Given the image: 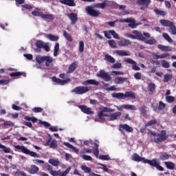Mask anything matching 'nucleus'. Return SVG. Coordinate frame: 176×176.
Returning <instances> with one entry per match:
<instances>
[{
	"label": "nucleus",
	"instance_id": "1",
	"mask_svg": "<svg viewBox=\"0 0 176 176\" xmlns=\"http://www.w3.org/2000/svg\"><path fill=\"white\" fill-rule=\"evenodd\" d=\"M148 135L150 137L151 142H155V144L164 142V141L168 138L166 130L162 131L160 133L151 131L148 132Z\"/></svg>",
	"mask_w": 176,
	"mask_h": 176
},
{
	"label": "nucleus",
	"instance_id": "2",
	"mask_svg": "<svg viewBox=\"0 0 176 176\" xmlns=\"http://www.w3.org/2000/svg\"><path fill=\"white\" fill-rule=\"evenodd\" d=\"M113 98H118V100H124V98H131L135 100V93L133 91H125L123 93L114 92L111 94Z\"/></svg>",
	"mask_w": 176,
	"mask_h": 176
},
{
	"label": "nucleus",
	"instance_id": "3",
	"mask_svg": "<svg viewBox=\"0 0 176 176\" xmlns=\"http://www.w3.org/2000/svg\"><path fill=\"white\" fill-rule=\"evenodd\" d=\"M14 148H15V149H17V151H21L22 153H25V155H28L32 157H39V155H38V153L34 151H31L30 149L27 148L24 146H20L18 144V145L14 146Z\"/></svg>",
	"mask_w": 176,
	"mask_h": 176
},
{
	"label": "nucleus",
	"instance_id": "4",
	"mask_svg": "<svg viewBox=\"0 0 176 176\" xmlns=\"http://www.w3.org/2000/svg\"><path fill=\"white\" fill-rule=\"evenodd\" d=\"M36 61L38 64H42V63H45V66L50 67V64L53 63V58L49 56H38L36 57Z\"/></svg>",
	"mask_w": 176,
	"mask_h": 176
},
{
	"label": "nucleus",
	"instance_id": "5",
	"mask_svg": "<svg viewBox=\"0 0 176 176\" xmlns=\"http://www.w3.org/2000/svg\"><path fill=\"white\" fill-rule=\"evenodd\" d=\"M86 12L91 17H98L99 14H101L100 10H94V7L93 6H87L85 8Z\"/></svg>",
	"mask_w": 176,
	"mask_h": 176
},
{
	"label": "nucleus",
	"instance_id": "6",
	"mask_svg": "<svg viewBox=\"0 0 176 176\" xmlns=\"http://www.w3.org/2000/svg\"><path fill=\"white\" fill-rule=\"evenodd\" d=\"M89 90L90 89L89 88V87L80 86L73 89L71 91V93H75L76 94L82 95L85 94V93H87V91H89Z\"/></svg>",
	"mask_w": 176,
	"mask_h": 176
},
{
	"label": "nucleus",
	"instance_id": "7",
	"mask_svg": "<svg viewBox=\"0 0 176 176\" xmlns=\"http://www.w3.org/2000/svg\"><path fill=\"white\" fill-rule=\"evenodd\" d=\"M98 78H101L104 82H111L112 77L109 75V73L105 72V70H100L97 74Z\"/></svg>",
	"mask_w": 176,
	"mask_h": 176
},
{
	"label": "nucleus",
	"instance_id": "8",
	"mask_svg": "<svg viewBox=\"0 0 176 176\" xmlns=\"http://www.w3.org/2000/svg\"><path fill=\"white\" fill-rule=\"evenodd\" d=\"M135 35H133L131 34H127L126 36L128 38H131V39H138V41H145V37L144 35H142V33L141 32L135 31L133 32Z\"/></svg>",
	"mask_w": 176,
	"mask_h": 176
},
{
	"label": "nucleus",
	"instance_id": "9",
	"mask_svg": "<svg viewBox=\"0 0 176 176\" xmlns=\"http://www.w3.org/2000/svg\"><path fill=\"white\" fill-rule=\"evenodd\" d=\"M119 130L123 135H124V131H126V133H133V127L130 126L127 124H120L119 125Z\"/></svg>",
	"mask_w": 176,
	"mask_h": 176
},
{
	"label": "nucleus",
	"instance_id": "10",
	"mask_svg": "<svg viewBox=\"0 0 176 176\" xmlns=\"http://www.w3.org/2000/svg\"><path fill=\"white\" fill-rule=\"evenodd\" d=\"M151 2V0H137L138 5H140L142 6L140 8V10H146V9L149 8Z\"/></svg>",
	"mask_w": 176,
	"mask_h": 176
},
{
	"label": "nucleus",
	"instance_id": "11",
	"mask_svg": "<svg viewBox=\"0 0 176 176\" xmlns=\"http://www.w3.org/2000/svg\"><path fill=\"white\" fill-rule=\"evenodd\" d=\"M71 166H69L64 172L61 173V170H54L52 172H50V174L52 176H67V174H68L71 171Z\"/></svg>",
	"mask_w": 176,
	"mask_h": 176
},
{
	"label": "nucleus",
	"instance_id": "12",
	"mask_svg": "<svg viewBox=\"0 0 176 176\" xmlns=\"http://www.w3.org/2000/svg\"><path fill=\"white\" fill-rule=\"evenodd\" d=\"M133 162H142V163H147L148 164L150 160H146L145 157H140L138 154L134 153L131 157Z\"/></svg>",
	"mask_w": 176,
	"mask_h": 176
},
{
	"label": "nucleus",
	"instance_id": "13",
	"mask_svg": "<svg viewBox=\"0 0 176 176\" xmlns=\"http://www.w3.org/2000/svg\"><path fill=\"white\" fill-rule=\"evenodd\" d=\"M148 164L152 167H155L159 171H164V168L157 163V160L156 159H153L152 160H150V161H148Z\"/></svg>",
	"mask_w": 176,
	"mask_h": 176
},
{
	"label": "nucleus",
	"instance_id": "14",
	"mask_svg": "<svg viewBox=\"0 0 176 176\" xmlns=\"http://www.w3.org/2000/svg\"><path fill=\"white\" fill-rule=\"evenodd\" d=\"M52 79V81H54L55 83H57L58 85H60V86H64L65 83H68L69 82H71V78H67L66 80H61L56 76H53Z\"/></svg>",
	"mask_w": 176,
	"mask_h": 176
},
{
	"label": "nucleus",
	"instance_id": "15",
	"mask_svg": "<svg viewBox=\"0 0 176 176\" xmlns=\"http://www.w3.org/2000/svg\"><path fill=\"white\" fill-rule=\"evenodd\" d=\"M124 61L127 64H132L133 65L132 69H133L134 71H140V69H141L140 66L137 65V62L134 61L133 59L130 58H127L126 59L124 60Z\"/></svg>",
	"mask_w": 176,
	"mask_h": 176
},
{
	"label": "nucleus",
	"instance_id": "16",
	"mask_svg": "<svg viewBox=\"0 0 176 176\" xmlns=\"http://www.w3.org/2000/svg\"><path fill=\"white\" fill-rule=\"evenodd\" d=\"M78 108L86 115H94V111H91V108L87 107L86 105H78Z\"/></svg>",
	"mask_w": 176,
	"mask_h": 176
},
{
	"label": "nucleus",
	"instance_id": "17",
	"mask_svg": "<svg viewBox=\"0 0 176 176\" xmlns=\"http://www.w3.org/2000/svg\"><path fill=\"white\" fill-rule=\"evenodd\" d=\"M162 25L164 27H169L170 34L172 35H176V28L174 25V23H162Z\"/></svg>",
	"mask_w": 176,
	"mask_h": 176
},
{
	"label": "nucleus",
	"instance_id": "18",
	"mask_svg": "<svg viewBox=\"0 0 176 176\" xmlns=\"http://www.w3.org/2000/svg\"><path fill=\"white\" fill-rule=\"evenodd\" d=\"M59 2L62 5H66L67 6H76V3H75V0H60Z\"/></svg>",
	"mask_w": 176,
	"mask_h": 176
},
{
	"label": "nucleus",
	"instance_id": "19",
	"mask_svg": "<svg viewBox=\"0 0 176 176\" xmlns=\"http://www.w3.org/2000/svg\"><path fill=\"white\" fill-rule=\"evenodd\" d=\"M84 86H87V85H93L94 86H98L100 82L96 80H87L82 82Z\"/></svg>",
	"mask_w": 176,
	"mask_h": 176
},
{
	"label": "nucleus",
	"instance_id": "20",
	"mask_svg": "<svg viewBox=\"0 0 176 176\" xmlns=\"http://www.w3.org/2000/svg\"><path fill=\"white\" fill-rule=\"evenodd\" d=\"M67 17L71 20L72 23H76L78 21V14L71 12L67 14Z\"/></svg>",
	"mask_w": 176,
	"mask_h": 176
},
{
	"label": "nucleus",
	"instance_id": "21",
	"mask_svg": "<svg viewBox=\"0 0 176 176\" xmlns=\"http://www.w3.org/2000/svg\"><path fill=\"white\" fill-rule=\"evenodd\" d=\"M128 80V78L118 76L115 78V83H116V85H120L124 83V82H127Z\"/></svg>",
	"mask_w": 176,
	"mask_h": 176
},
{
	"label": "nucleus",
	"instance_id": "22",
	"mask_svg": "<svg viewBox=\"0 0 176 176\" xmlns=\"http://www.w3.org/2000/svg\"><path fill=\"white\" fill-rule=\"evenodd\" d=\"M37 49H36V52H38V53H39L41 52V49L43 48V45H45V42L41 41V40H38L36 41L35 43Z\"/></svg>",
	"mask_w": 176,
	"mask_h": 176
},
{
	"label": "nucleus",
	"instance_id": "23",
	"mask_svg": "<svg viewBox=\"0 0 176 176\" xmlns=\"http://www.w3.org/2000/svg\"><path fill=\"white\" fill-rule=\"evenodd\" d=\"M107 6H108V0L104 1L103 3H97L94 5V8H98V9H105Z\"/></svg>",
	"mask_w": 176,
	"mask_h": 176
},
{
	"label": "nucleus",
	"instance_id": "24",
	"mask_svg": "<svg viewBox=\"0 0 176 176\" xmlns=\"http://www.w3.org/2000/svg\"><path fill=\"white\" fill-rule=\"evenodd\" d=\"M78 68V63L77 62H74L72 63L68 68L67 74H72L75 69Z\"/></svg>",
	"mask_w": 176,
	"mask_h": 176
},
{
	"label": "nucleus",
	"instance_id": "25",
	"mask_svg": "<svg viewBox=\"0 0 176 176\" xmlns=\"http://www.w3.org/2000/svg\"><path fill=\"white\" fill-rule=\"evenodd\" d=\"M129 45H131V41L125 38H123L118 42L119 46H129Z\"/></svg>",
	"mask_w": 176,
	"mask_h": 176
},
{
	"label": "nucleus",
	"instance_id": "26",
	"mask_svg": "<svg viewBox=\"0 0 176 176\" xmlns=\"http://www.w3.org/2000/svg\"><path fill=\"white\" fill-rule=\"evenodd\" d=\"M21 76L25 78V76H27V74L24 72H12L10 74V76H11L12 78L14 76Z\"/></svg>",
	"mask_w": 176,
	"mask_h": 176
},
{
	"label": "nucleus",
	"instance_id": "27",
	"mask_svg": "<svg viewBox=\"0 0 176 176\" xmlns=\"http://www.w3.org/2000/svg\"><path fill=\"white\" fill-rule=\"evenodd\" d=\"M104 60L105 61H108V63H111V64H115L116 63V59L109 54L105 55Z\"/></svg>",
	"mask_w": 176,
	"mask_h": 176
},
{
	"label": "nucleus",
	"instance_id": "28",
	"mask_svg": "<svg viewBox=\"0 0 176 176\" xmlns=\"http://www.w3.org/2000/svg\"><path fill=\"white\" fill-rule=\"evenodd\" d=\"M39 171V168L36 165H31L30 168L29 170L30 174H38Z\"/></svg>",
	"mask_w": 176,
	"mask_h": 176
},
{
	"label": "nucleus",
	"instance_id": "29",
	"mask_svg": "<svg viewBox=\"0 0 176 176\" xmlns=\"http://www.w3.org/2000/svg\"><path fill=\"white\" fill-rule=\"evenodd\" d=\"M63 145H65V146H67V148H69L70 149H72V151H74L75 153H79V149L76 148V147L74 146L69 142H63Z\"/></svg>",
	"mask_w": 176,
	"mask_h": 176
},
{
	"label": "nucleus",
	"instance_id": "30",
	"mask_svg": "<svg viewBox=\"0 0 176 176\" xmlns=\"http://www.w3.org/2000/svg\"><path fill=\"white\" fill-rule=\"evenodd\" d=\"M122 116V113L121 112H116L113 114H111V116H109V120H116V119H118V118H119V116Z\"/></svg>",
	"mask_w": 176,
	"mask_h": 176
},
{
	"label": "nucleus",
	"instance_id": "31",
	"mask_svg": "<svg viewBox=\"0 0 176 176\" xmlns=\"http://www.w3.org/2000/svg\"><path fill=\"white\" fill-rule=\"evenodd\" d=\"M0 149H2L3 152H4V153H12V150L10 149V148L7 147L6 146H5L1 143H0Z\"/></svg>",
	"mask_w": 176,
	"mask_h": 176
},
{
	"label": "nucleus",
	"instance_id": "32",
	"mask_svg": "<svg viewBox=\"0 0 176 176\" xmlns=\"http://www.w3.org/2000/svg\"><path fill=\"white\" fill-rule=\"evenodd\" d=\"M122 108H124V109H130L131 111L137 110V107L133 104H122Z\"/></svg>",
	"mask_w": 176,
	"mask_h": 176
},
{
	"label": "nucleus",
	"instance_id": "33",
	"mask_svg": "<svg viewBox=\"0 0 176 176\" xmlns=\"http://www.w3.org/2000/svg\"><path fill=\"white\" fill-rule=\"evenodd\" d=\"M164 164L168 170H174L175 168V164L172 162H165Z\"/></svg>",
	"mask_w": 176,
	"mask_h": 176
},
{
	"label": "nucleus",
	"instance_id": "34",
	"mask_svg": "<svg viewBox=\"0 0 176 176\" xmlns=\"http://www.w3.org/2000/svg\"><path fill=\"white\" fill-rule=\"evenodd\" d=\"M144 43H146V45H156V43H157V41H156V39L155 38H151V39H146V38H145L144 40H143Z\"/></svg>",
	"mask_w": 176,
	"mask_h": 176
},
{
	"label": "nucleus",
	"instance_id": "35",
	"mask_svg": "<svg viewBox=\"0 0 176 176\" xmlns=\"http://www.w3.org/2000/svg\"><path fill=\"white\" fill-rule=\"evenodd\" d=\"M158 49L162 50V52H171V47L163 45H158Z\"/></svg>",
	"mask_w": 176,
	"mask_h": 176
},
{
	"label": "nucleus",
	"instance_id": "36",
	"mask_svg": "<svg viewBox=\"0 0 176 176\" xmlns=\"http://www.w3.org/2000/svg\"><path fill=\"white\" fill-rule=\"evenodd\" d=\"M115 54H117L118 56H129V53L124 50H116L115 51Z\"/></svg>",
	"mask_w": 176,
	"mask_h": 176
},
{
	"label": "nucleus",
	"instance_id": "37",
	"mask_svg": "<svg viewBox=\"0 0 176 176\" xmlns=\"http://www.w3.org/2000/svg\"><path fill=\"white\" fill-rule=\"evenodd\" d=\"M63 36L69 42H72V41H73L72 36H71V34L67 32V31H65V30L63 31Z\"/></svg>",
	"mask_w": 176,
	"mask_h": 176
},
{
	"label": "nucleus",
	"instance_id": "38",
	"mask_svg": "<svg viewBox=\"0 0 176 176\" xmlns=\"http://www.w3.org/2000/svg\"><path fill=\"white\" fill-rule=\"evenodd\" d=\"M156 89V85L155 83L151 82L148 85V91L150 94H153V91Z\"/></svg>",
	"mask_w": 176,
	"mask_h": 176
},
{
	"label": "nucleus",
	"instance_id": "39",
	"mask_svg": "<svg viewBox=\"0 0 176 176\" xmlns=\"http://www.w3.org/2000/svg\"><path fill=\"white\" fill-rule=\"evenodd\" d=\"M80 168L81 170H83L84 173L86 174H90V173H91V168L87 167L86 165H82Z\"/></svg>",
	"mask_w": 176,
	"mask_h": 176
},
{
	"label": "nucleus",
	"instance_id": "40",
	"mask_svg": "<svg viewBox=\"0 0 176 176\" xmlns=\"http://www.w3.org/2000/svg\"><path fill=\"white\" fill-rule=\"evenodd\" d=\"M58 50H60V44L58 43H56L54 46V56L57 57V54H58Z\"/></svg>",
	"mask_w": 176,
	"mask_h": 176
},
{
	"label": "nucleus",
	"instance_id": "41",
	"mask_svg": "<svg viewBox=\"0 0 176 176\" xmlns=\"http://www.w3.org/2000/svg\"><path fill=\"white\" fill-rule=\"evenodd\" d=\"M170 157V155L164 153L160 155V160L164 161V160H168V159Z\"/></svg>",
	"mask_w": 176,
	"mask_h": 176
},
{
	"label": "nucleus",
	"instance_id": "42",
	"mask_svg": "<svg viewBox=\"0 0 176 176\" xmlns=\"http://www.w3.org/2000/svg\"><path fill=\"white\" fill-rule=\"evenodd\" d=\"M48 162L50 163V164H52V166H60V161L58 160L50 159L49 160Z\"/></svg>",
	"mask_w": 176,
	"mask_h": 176
},
{
	"label": "nucleus",
	"instance_id": "43",
	"mask_svg": "<svg viewBox=\"0 0 176 176\" xmlns=\"http://www.w3.org/2000/svg\"><path fill=\"white\" fill-rule=\"evenodd\" d=\"M42 19H46L47 20H54V16L50 14H43Z\"/></svg>",
	"mask_w": 176,
	"mask_h": 176
},
{
	"label": "nucleus",
	"instance_id": "44",
	"mask_svg": "<svg viewBox=\"0 0 176 176\" xmlns=\"http://www.w3.org/2000/svg\"><path fill=\"white\" fill-rule=\"evenodd\" d=\"M173 79V75L171 74H165L164 76V82L167 83V82Z\"/></svg>",
	"mask_w": 176,
	"mask_h": 176
},
{
	"label": "nucleus",
	"instance_id": "45",
	"mask_svg": "<svg viewBox=\"0 0 176 176\" xmlns=\"http://www.w3.org/2000/svg\"><path fill=\"white\" fill-rule=\"evenodd\" d=\"M154 12L156 14L160 15V16H166L167 14V12L163 10H157V9H154Z\"/></svg>",
	"mask_w": 176,
	"mask_h": 176
},
{
	"label": "nucleus",
	"instance_id": "46",
	"mask_svg": "<svg viewBox=\"0 0 176 176\" xmlns=\"http://www.w3.org/2000/svg\"><path fill=\"white\" fill-rule=\"evenodd\" d=\"M163 38H164V39L166 41H167L168 42H169V43H173V39L171 38V37H170V36L168 35V34L167 33H164L162 34Z\"/></svg>",
	"mask_w": 176,
	"mask_h": 176
},
{
	"label": "nucleus",
	"instance_id": "47",
	"mask_svg": "<svg viewBox=\"0 0 176 176\" xmlns=\"http://www.w3.org/2000/svg\"><path fill=\"white\" fill-rule=\"evenodd\" d=\"M80 157H82L83 160H86L87 162H93V157H91V156L89 155H80Z\"/></svg>",
	"mask_w": 176,
	"mask_h": 176
},
{
	"label": "nucleus",
	"instance_id": "48",
	"mask_svg": "<svg viewBox=\"0 0 176 176\" xmlns=\"http://www.w3.org/2000/svg\"><path fill=\"white\" fill-rule=\"evenodd\" d=\"M79 52L80 53L85 52V42H83V41L79 42Z\"/></svg>",
	"mask_w": 176,
	"mask_h": 176
},
{
	"label": "nucleus",
	"instance_id": "49",
	"mask_svg": "<svg viewBox=\"0 0 176 176\" xmlns=\"http://www.w3.org/2000/svg\"><path fill=\"white\" fill-rule=\"evenodd\" d=\"M57 146V140H53L50 144V148H51L52 149H56Z\"/></svg>",
	"mask_w": 176,
	"mask_h": 176
},
{
	"label": "nucleus",
	"instance_id": "50",
	"mask_svg": "<svg viewBox=\"0 0 176 176\" xmlns=\"http://www.w3.org/2000/svg\"><path fill=\"white\" fill-rule=\"evenodd\" d=\"M108 43L110 46V47H112V49H116V41H115V40H109L108 41Z\"/></svg>",
	"mask_w": 176,
	"mask_h": 176
},
{
	"label": "nucleus",
	"instance_id": "51",
	"mask_svg": "<svg viewBox=\"0 0 176 176\" xmlns=\"http://www.w3.org/2000/svg\"><path fill=\"white\" fill-rule=\"evenodd\" d=\"M157 123V120H151L148 123L145 124V129L148 127V126H153V124H156Z\"/></svg>",
	"mask_w": 176,
	"mask_h": 176
},
{
	"label": "nucleus",
	"instance_id": "52",
	"mask_svg": "<svg viewBox=\"0 0 176 176\" xmlns=\"http://www.w3.org/2000/svg\"><path fill=\"white\" fill-rule=\"evenodd\" d=\"M47 38H48V39H50V41H56L58 39V36H54L53 34H48Z\"/></svg>",
	"mask_w": 176,
	"mask_h": 176
},
{
	"label": "nucleus",
	"instance_id": "53",
	"mask_svg": "<svg viewBox=\"0 0 176 176\" xmlns=\"http://www.w3.org/2000/svg\"><path fill=\"white\" fill-rule=\"evenodd\" d=\"M111 68H113V69H120L122 68V63L117 62L111 66Z\"/></svg>",
	"mask_w": 176,
	"mask_h": 176
},
{
	"label": "nucleus",
	"instance_id": "54",
	"mask_svg": "<svg viewBox=\"0 0 176 176\" xmlns=\"http://www.w3.org/2000/svg\"><path fill=\"white\" fill-rule=\"evenodd\" d=\"M140 113L142 116H146V107L142 106L140 108Z\"/></svg>",
	"mask_w": 176,
	"mask_h": 176
},
{
	"label": "nucleus",
	"instance_id": "55",
	"mask_svg": "<svg viewBox=\"0 0 176 176\" xmlns=\"http://www.w3.org/2000/svg\"><path fill=\"white\" fill-rule=\"evenodd\" d=\"M100 160H111V157L109 155H102L99 156Z\"/></svg>",
	"mask_w": 176,
	"mask_h": 176
},
{
	"label": "nucleus",
	"instance_id": "56",
	"mask_svg": "<svg viewBox=\"0 0 176 176\" xmlns=\"http://www.w3.org/2000/svg\"><path fill=\"white\" fill-rule=\"evenodd\" d=\"M32 16H37L38 17H42L43 16V12L39 11L32 12Z\"/></svg>",
	"mask_w": 176,
	"mask_h": 176
},
{
	"label": "nucleus",
	"instance_id": "57",
	"mask_svg": "<svg viewBox=\"0 0 176 176\" xmlns=\"http://www.w3.org/2000/svg\"><path fill=\"white\" fill-rule=\"evenodd\" d=\"M109 34H111L115 39H120L119 35L115 30H109Z\"/></svg>",
	"mask_w": 176,
	"mask_h": 176
},
{
	"label": "nucleus",
	"instance_id": "58",
	"mask_svg": "<svg viewBox=\"0 0 176 176\" xmlns=\"http://www.w3.org/2000/svg\"><path fill=\"white\" fill-rule=\"evenodd\" d=\"M161 65L163 67V68H168L170 67V63L167 62L166 60H162Z\"/></svg>",
	"mask_w": 176,
	"mask_h": 176
},
{
	"label": "nucleus",
	"instance_id": "59",
	"mask_svg": "<svg viewBox=\"0 0 176 176\" xmlns=\"http://www.w3.org/2000/svg\"><path fill=\"white\" fill-rule=\"evenodd\" d=\"M138 25H141V23H129L128 26L130 28H137V26Z\"/></svg>",
	"mask_w": 176,
	"mask_h": 176
},
{
	"label": "nucleus",
	"instance_id": "60",
	"mask_svg": "<svg viewBox=\"0 0 176 176\" xmlns=\"http://www.w3.org/2000/svg\"><path fill=\"white\" fill-rule=\"evenodd\" d=\"M164 108H166V104H164L162 101H160L159 106H158L159 111H163V109H164Z\"/></svg>",
	"mask_w": 176,
	"mask_h": 176
},
{
	"label": "nucleus",
	"instance_id": "61",
	"mask_svg": "<svg viewBox=\"0 0 176 176\" xmlns=\"http://www.w3.org/2000/svg\"><path fill=\"white\" fill-rule=\"evenodd\" d=\"M120 21V23H135V19H125L121 20Z\"/></svg>",
	"mask_w": 176,
	"mask_h": 176
},
{
	"label": "nucleus",
	"instance_id": "62",
	"mask_svg": "<svg viewBox=\"0 0 176 176\" xmlns=\"http://www.w3.org/2000/svg\"><path fill=\"white\" fill-rule=\"evenodd\" d=\"M102 111L103 112H107V113H108V112H115V109H111V108H109V107H104L102 108Z\"/></svg>",
	"mask_w": 176,
	"mask_h": 176
},
{
	"label": "nucleus",
	"instance_id": "63",
	"mask_svg": "<svg viewBox=\"0 0 176 176\" xmlns=\"http://www.w3.org/2000/svg\"><path fill=\"white\" fill-rule=\"evenodd\" d=\"M166 98L167 102H174V101H175V98H174V96H166Z\"/></svg>",
	"mask_w": 176,
	"mask_h": 176
},
{
	"label": "nucleus",
	"instance_id": "64",
	"mask_svg": "<svg viewBox=\"0 0 176 176\" xmlns=\"http://www.w3.org/2000/svg\"><path fill=\"white\" fill-rule=\"evenodd\" d=\"M9 82H10V80L1 79L0 80V85H3V86H5L6 85H9Z\"/></svg>",
	"mask_w": 176,
	"mask_h": 176
}]
</instances>
